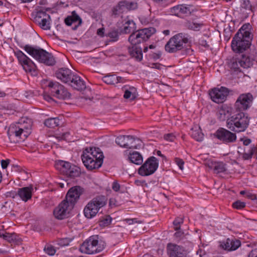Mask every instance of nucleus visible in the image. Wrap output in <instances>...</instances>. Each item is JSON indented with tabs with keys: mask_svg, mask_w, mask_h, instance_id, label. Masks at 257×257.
<instances>
[{
	"mask_svg": "<svg viewBox=\"0 0 257 257\" xmlns=\"http://www.w3.org/2000/svg\"><path fill=\"white\" fill-rule=\"evenodd\" d=\"M175 162L176 164L177 165V166L179 167V169L182 171L184 169V162L183 161V160L180 158H176L175 159Z\"/></svg>",
	"mask_w": 257,
	"mask_h": 257,
	"instance_id": "3c124183",
	"label": "nucleus"
},
{
	"mask_svg": "<svg viewBox=\"0 0 257 257\" xmlns=\"http://www.w3.org/2000/svg\"><path fill=\"white\" fill-rule=\"evenodd\" d=\"M236 140V134L226 130V142L232 143L235 142Z\"/></svg>",
	"mask_w": 257,
	"mask_h": 257,
	"instance_id": "79ce46f5",
	"label": "nucleus"
},
{
	"mask_svg": "<svg viewBox=\"0 0 257 257\" xmlns=\"http://www.w3.org/2000/svg\"><path fill=\"white\" fill-rule=\"evenodd\" d=\"M151 67L157 69H161L162 65L159 63H153L151 64Z\"/></svg>",
	"mask_w": 257,
	"mask_h": 257,
	"instance_id": "0e129e2a",
	"label": "nucleus"
},
{
	"mask_svg": "<svg viewBox=\"0 0 257 257\" xmlns=\"http://www.w3.org/2000/svg\"><path fill=\"white\" fill-rule=\"evenodd\" d=\"M128 52L130 55L136 59V60L140 61L143 58L142 49L140 47L133 45L131 48H128Z\"/></svg>",
	"mask_w": 257,
	"mask_h": 257,
	"instance_id": "c85d7f7f",
	"label": "nucleus"
},
{
	"mask_svg": "<svg viewBox=\"0 0 257 257\" xmlns=\"http://www.w3.org/2000/svg\"><path fill=\"white\" fill-rule=\"evenodd\" d=\"M228 66L230 69H233L235 71H238L239 70L240 65L238 63V58L233 57L231 59L228 60Z\"/></svg>",
	"mask_w": 257,
	"mask_h": 257,
	"instance_id": "4c0bfd02",
	"label": "nucleus"
},
{
	"mask_svg": "<svg viewBox=\"0 0 257 257\" xmlns=\"http://www.w3.org/2000/svg\"><path fill=\"white\" fill-rule=\"evenodd\" d=\"M216 116L217 119L221 121L225 120V108L223 104L218 107Z\"/></svg>",
	"mask_w": 257,
	"mask_h": 257,
	"instance_id": "a19ab883",
	"label": "nucleus"
},
{
	"mask_svg": "<svg viewBox=\"0 0 257 257\" xmlns=\"http://www.w3.org/2000/svg\"><path fill=\"white\" fill-rule=\"evenodd\" d=\"M74 74V73L72 72L71 70L65 68L58 69L55 73L58 79L66 84H68Z\"/></svg>",
	"mask_w": 257,
	"mask_h": 257,
	"instance_id": "412c9836",
	"label": "nucleus"
},
{
	"mask_svg": "<svg viewBox=\"0 0 257 257\" xmlns=\"http://www.w3.org/2000/svg\"><path fill=\"white\" fill-rule=\"evenodd\" d=\"M35 22L43 30H48L50 29V16L43 10H40L37 12Z\"/></svg>",
	"mask_w": 257,
	"mask_h": 257,
	"instance_id": "dca6fc26",
	"label": "nucleus"
},
{
	"mask_svg": "<svg viewBox=\"0 0 257 257\" xmlns=\"http://www.w3.org/2000/svg\"><path fill=\"white\" fill-rule=\"evenodd\" d=\"M191 137L198 142H201L204 138V135L202 133L200 127L195 126L191 129Z\"/></svg>",
	"mask_w": 257,
	"mask_h": 257,
	"instance_id": "2f4dec72",
	"label": "nucleus"
},
{
	"mask_svg": "<svg viewBox=\"0 0 257 257\" xmlns=\"http://www.w3.org/2000/svg\"><path fill=\"white\" fill-rule=\"evenodd\" d=\"M31 120L25 118L11 124L7 132L10 142L16 144L24 141L31 134Z\"/></svg>",
	"mask_w": 257,
	"mask_h": 257,
	"instance_id": "f03ea898",
	"label": "nucleus"
},
{
	"mask_svg": "<svg viewBox=\"0 0 257 257\" xmlns=\"http://www.w3.org/2000/svg\"><path fill=\"white\" fill-rule=\"evenodd\" d=\"M107 203V199L104 196H98L89 201L85 207L83 212L85 216L87 218L94 217L100 208L104 206Z\"/></svg>",
	"mask_w": 257,
	"mask_h": 257,
	"instance_id": "0eeeda50",
	"label": "nucleus"
},
{
	"mask_svg": "<svg viewBox=\"0 0 257 257\" xmlns=\"http://www.w3.org/2000/svg\"><path fill=\"white\" fill-rule=\"evenodd\" d=\"M112 188L114 191H118L120 188V185L116 182H113L112 185Z\"/></svg>",
	"mask_w": 257,
	"mask_h": 257,
	"instance_id": "13d9d810",
	"label": "nucleus"
},
{
	"mask_svg": "<svg viewBox=\"0 0 257 257\" xmlns=\"http://www.w3.org/2000/svg\"><path fill=\"white\" fill-rule=\"evenodd\" d=\"M183 232L179 229L176 230V232L174 234V236L177 238H180L183 236Z\"/></svg>",
	"mask_w": 257,
	"mask_h": 257,
	"instance_id": "052dcab7",
	"label": "nucleus"
},
{
	"mask_svg": "<svg viewBox=\"0 0 257 257\" xmlns=\"http://www.w3.org/2000/svg\"><path fill=\"white\" fill-rule=\"evenodd\" d=\"M128 159L132 163L136 165H141L143 162L141 154L136 151L130 153Z\"/></svg>",
	"mask_w": 257,
	"mask_h": 257,
	"instance_id": "72a5a7b5",
	"label": "nucleus"
},
{
	"mask_svg": "<svg viewBox=\"0 0 257 257\" xmlns=\"http://www.w3.org/2000/svg\"><path fill=\"white\" fill-rule=\"evenodd\" d=\"M164 138L167 141L173 142L175 139V136L172 134H168L165 135Z\"/></svg>",
	"mask_w": 257,
	"mask_h": 257,
	"instance_id": "864d4df0",
	"label": "nucleus"
},
{
	"mask_svg": "<svg viewBox=\"0 0 257 257\" xmlns=\"http://www.w3.org/2000/svg\"><path fill=\"white\" fill-rule=\"evenodd\" d=\"M209 167L213 168L214 173L218 174L219 177H224V175H225V165L223 162H212Z\"/></svg>",
	"mask_w": 257,
	"mask_h": 257,
	"instance_id": "a878e982",
	"label": "nucleus"
},
{
	"mask_svg": "<svg viewBox=\"0 0 257 257\" xmlns=\"http://www.w3.org/2000/svg\"><path fill=\"white\" fill-rule=\"evenodd\" d=\"M69 134L68 133H64L62 135H59L58 137H57V138H58L59 140H65L66 137Z\"/></svg>",
	"mask_w": 257,
	"mask_h": 257,
	"instance_id": "69168bd1",
	"label": "nucleus"
},
{
	"mask_svg": "<svg viewBox=\"0 0 257 257\" xmlns=\"http://www.w3.org/2000/svg\"><path fill=\"white\" fill-rule=\"evenodd\" d=\"M48 86L53 96L61 99L70 98V93L59 82L50 81Z\"/></svg>",
	"mask_w": 257,
	"mask_h": 257,
	"instance_id": "f8f14e48",
	"label": "nucleus"
},
{
	"mask_svg": "<svg viewBox=\"0 0 257 257\" xmlns=\"http://www.w3.org/2000/svg\"><path fill=\"white\" fill-rule=\"evenodd\" d=\"M253 96L250 93L242 94L237 99L234 107L226 106V126L235 133L244 132L249 123V117L242 111L248 109L252 104Z\"/></svg>",
	"mask_w": 257,
	"mask_h": 257,
	"instance_id": "f257e3e1",
	"label": "nucleus"
},
{
	"mask_svg": "<svg viewBox=\"0 0 257 257\" xmlns=\"http://www.w3.org/2000/svg\"><path fill=\"white\" fill-rule=\"evenodd\" d=\"M100 156L101 157V154L98 156L97 159H95L90 158L88 155L86 156V154H82L81 159L86 168L91 170L98 169L101 166L103 160H102V157L99 158Z\"/></svg>",
	"mask_w": 257,
	"mask_h": 257,
	"instance_id": "2eb2a0df",
	"label": "nucleus"
},
{
	"mask_svg": "<svg viewBox=\"0 0 257 257\" xmlns=\"http://www.w3.org/2000/svg\"><path fill=\"white\" fill-rule=\"evenodd\" d=\"M211 100L217 103H223L225 101V87H215L209 90Z\"/></svg>",
	"mask_w": 257,
	"mask_h": 257,
	"instance_id": "a211bd4d",
	"label": "nucleus"
},
{
	"mask_svg": "<svg viewBox=\"0 0 257 257\" xmlns=\"http://www.w3.org/2000/svg\"><path fill=\"white\" fill-rule=\"evenodd\" d=\"M104 34V29L103 28H99L97 31V34L100 36L103 37Z\"/></svg>",
	"mask_w": 257,
	"mask_h": 257,
	"instance_id": "e2e57ef3",
	"label": "nucleus"
},
{
	"mask_svg": "<svg viewBox=\"0 0 257 257\" xmlns=\"http://www.w3.org/2000/svg\"><path fill=\"white\" fill-rule=\"evenodd\" d=\"M128 41L132 45L134 46L143 43L139 30L133 32L128 37Z\"/></svg>",
	"mask_w": 257,
	"mask_h": 257,
	"instance_id": "473e14b6",
	"label": "nucleus"
},
{
	"mask_svg": "<svg viewBox=\"0 0 257 257\" xmlns=\"http://www.w3.org/2000/svg\"><path fill=\"white\" fill-rule=\"evenodd\" d=\"M190 37L185 33H179L172 37L165 45V50L169 53H174L182 49L191 42Z\"/></svg>",
	"mask_w": 257,
	"mask_h": 257,
	"instance_id": "423d86ee",
	"label": "nucleus"
},
{
	"mask_svg": "<svg viewBox=\"0 0 257 257\" xmlns=\"http://www.w3.org/2000/svg\"><path fill=\"white\" fill-rule=\"evenodd\" d=\"M68 84L74 89L79 91H81L86 88L84 81L75 73Z\"/></svg>",
	"mask_w": 257,
	"mask_h": 257,
	"instance_id": "4be33fe9",
	"label": "nucleus"
},
{
	"mask_svg": "<svg viewBox=\"0 0 257 257\" xmlns=\"http://www.w3.org/2000/svg\"><path fill=\"white\" fill-rule=\"evenodd\" d=\"M143 42L147 41L151 36L156 32V29L153 27L144 28L139 30Z\"/></svg>",
	"mask_w": 257,
	"mask_h": 257,
	"instance_id": "cd10ccee",
	"label": "nucleus"
},
{
	"mask_svg": "<svg viewBox=\"0 0 257 257\" xmlns=\"http://www.w3.org/2000/svg\"><path fill=\"white\" fill-rule=\"evenodd\" d=\"M167 250L169 257H185L184 248L178 245L169 243Z\"/></svg>",
	"mask_w": 257,
	"mask_h": 257,
	"instance_id": "aec40b11",
	"label": "nucleus"
},
{
	"mask_svg": "<svg viewBox=\"0 0 257 257\" xmlns=\"http://www.w3.org/2000/svg\"><path fill=\"white\" fill-rule=\"evenodd\" d=\"M45 252L49 255H53L56 253V249L55 248L50 245H48L44 248Z\"/></svg>",
	"mask_w": 257,
	"mask_h": 257,
	"instance_id": "de8ad7c7",
	"label": "nucleus"
},
{
	"mask_svg": "<svg viewBox=\"0 0 257 257\" xmlns=\"http://www.w3.org/2000/svg\"><path fill=\"white\" fill-rule=\"evenodd\" d=\"M183 219L182 217H177L173 221L174 228L175 230L180 229V224L183 223Z\"/></svg>",
	"mask_w": 257,
	"mask_h": 257,
	"instance_id": "09e8293b",
	"label": "nucleus"
},
{
	"mask_svg": "<svg viewBox=\"0 0 257 257\" xmlns=\"http://www.w3.org/2000/svg\"><path fill=\"white\" fill-rule=\"evenodd\" d=\"M83 192V188L80 186H76L71 187L68 191L65 199L64 200L69 202V204H72L73 207Z\"/></svg>",
	"mask_w": 257,
	"mask_h": 257,
	"instance_id": "f3484780",
	"label": "nucleus"
},
{
	"mask_svg": "<svg viewBox=\"0 0 257 257\" xmlns=\"http://www.w3.org/2000/svg\"><path fill=\"white\" fill-rule=\"evenodd\" d=\"M248 257H257V248L252 249L249 252Z\"/></svg>",
	"mask_w": 257,
	"mask_h": 257,
	"instance_id": "680f3d73",
	"label": "nucleus"
},
{
	"mask_svg": "<svg viewBox=\"0 0 257 257\" xmlns=\"http://www.w3.org/2000/svg\"><path fill=\"white\" fill-rule=\"evenodd\" d=\"M238 63L240 67L248 68L252 66L253 60L248 56L242 55L241 58L239 59Z\"/></svg>",
	"mask_w": 257,
	"mask_h": 257,
	"instance_id": "c756f323",
	"label": "nucleus"
},
{
	"mask_svg": "<svg viewBox=\"0 0 257 257\" xmlns=\"http://www.w3.org/2000/svg\"><path fill=\"white\" fill-rule=\"evenodd\" d=\"M14 54L26 72L34 75L36 74V66L27 55L19 50L14 51Z\"/></svg>",
	"mask_w": 257,
	"mask_h": 257,
	"instance_id": "9d476101",
	"label": "nucleus"
},
{
	"mask_svg": "<svg viewBox=\"0 0 257 257\" xmlns=\"http://www.w3.org/2000/svg\"><path fill=\"white\" fill-rule=\"evenodd\" d=\"M251 142V141L249 139H246L243 141V144L245 146H248Z\"/></svg>",
	"mask_w": 257,
	"mask_h": 257,
	"instance_id": "774afa93",
	"label": "nucleus"
},
{
	"mask_svg": "<svg viewBox=\"0 0 257 257\" xmlns=\"http://www.w3.org/2000/svg\"><path fill=\"white\" fill-rule=\"evenodd\" d=\"M228 28L229 32L231 33L235 30V24L234 21H230L228 24Z\"/></svg>",
	"mask_w": 257,
	"mask_h": 257,
	"instance_id": "5fc2aeb1",
	"label": "nucleus"
},
{
	"mask_svg": "<svg viewBox=\"0 0 257 257\" xmlns=\"http://www.w3.org/2000/svg\"><path fill=\"white\" fill-rule=\"evenodd\" d=\"M61 122V120L58 118L51 117L46 119L44 124L48 127L54 128L59 126Z\"/></svg>",
	"mask_w": 257,
	"mask_h": 257,
	"instance_id": "c9c22d12",
	"label": "nucleus"
},
{
	"mask_svg": "<svg viewBox=\"0 0 257 257\" xmlns=\"http://www.w3.org/2000/svg\"><path fill=\"white\" fill-rule=\"evenodd\" d=\"M192 11V7L186 5H178L170 9V12L172 15L179 17L188 16Z\"/></svg>",
	"mask_w": 257,
	"mask_h": 257,
	"instance_id": "6ab92c4d",
	"label": "nucleus"
},
{
	"mask_svg": "<svg viewBox=\"0 0 257 257\" xmlns=\"http://www.w3.org/2000/svg\"><path fill=\"white\" fill-rule=\"evenodd\" d=\"M73 208L72 204L63 200L54 209L53 214L55 217L58 219H64L69 217Z\"/></svg>",
	"mask_w": 257,
	"mask_h": 257,
	"instance_id": "ddd939ff",
	"label": "nucleus"
},
{
	"mask_svg": "<svg viewBox=\"0 0 257 257\" xmlns=\"http://www.w3.org/2000/svg\"><path fill=\"white\" fill-rule=\"evenodd\" d=\"M17 195H18V192H16L15 191L8 192L6 193V196L7 197L15 198Z\"/></svg>",
	"mask_w": 257,
	"mask_h": 257,
	"instance_id": "bf43d9fd",
	"label": "nucleus"
},
{
	"mask_svg": "<svg viewBox=\"0 0 257 257\" xmlns=\"http://www.w3.org/2000/svg\"><path fill=\"white\" fill-rule=\"evenodd\" d=\"M21 48L30 55L40 63L48 66H53L56 63L55 58L51 53L38 47H34L30 45H26Z\"/></svg>",
	"mask_w": 257,
	"mask_h": 257,
	"instance_id": "20e7f679",
	"label": "nucleus"
},
{
	"mask_svg": "<svg viewBox=\"0 0 257 257\" xmlns=\"http://www.w3.org/2000/svg\"><path fill=\"white\" fill-rule=\"evenodd\" d=\"M214 138L224 142L225 141V129L223 127L219 128L216 132L213 134Z\"/></svg>",
	"mask_w": 257,
	"mask_h": 257,
	"instance_id": "ea45409f",
	"label": "nucleus"
},
{
	"mask_svg": "<svg viewBox=\"0 0 257 257\" xmlns=\"http://www.w3.org/2000/svg\"><path fill=\"white\" fill-rule=\"evenodd\" d=\"M4 239L7 240L10 243L15 242L18 243L19 242V239L18 238V235L16 233H9L8 232H5V236Z\"/></svg>",
	"mask_w": 257,
	"mask_h": 257,
	"instance_id": "58836bf2",
	"label": "nucleus"
},
{
	"mask_svg": "<svg viewBox=\"0 0 257 257\" xmlns=\"http://www.w3.org/2000/svg\"><path fill=\"white\" fill-rule=\"evenodd\" d=\"M55 167L60 173L70 178H74L80 175V169L70 163L58 160L55 163Z\"/></svg>",
	"mask_w": 257,
	"mask_h": 257,
	"instance_id": "6e6552de",
	"label": "nucleus"
},
{
	"mask_svg": "<svg viewBox=\"0 0 257 257\" xmlns=\"http://www.w3.org/2000/svg\"><path fill=\"white\" fill-rule=\"evenodd\" d=\"M137 7V4L136 3L122 1L113 7L112 10V14L114 16H117L126 11L134 10Z\"/></svg>",
	"mask_w": 257,
	"mask_h": 257,
	"instance_id": "4468645a",
	"label": "nucleus"
},
{
	"mask_svg": "<svg viewBox=\"0 0 257 257\" xmlns=\"http://www.w3.org/2000/svg\"><path fill=\"white\" fill-rule=\"evenodd\" d=\"M196 254L199 257H205L206 251L202 247H199V249L196 251Z\"/></svg>",
	"mask_w": 257,
	"mask_h": 257,
	"instance_id": "603ef678",
	"label": "nucleus"
},
{
	"mask_svg": "<svg viewBox=\"0 0 257 257\" xmlns=\"http://www.w3.org/2000/svg\"><path fill=\"white\" fill-rule=\"evenodd\" d=\"M107 36L112 39L113 41H116L117 40L118 37V32L116 30H111L108 33Z\"/></svg>",
	"mask_w": 257,
	"mask_h": 257,
	"instance_id": "8fccbe9b",
	"label": "nucleus"
},
{
	"mask_svg": "<svg viewBox=\"0 0 257 257\" xmlns=\"http://www.w3.org/2000/svg\"><path fill=\"white\" fill-rule=\"evenodd\" d=\"M115 143L122 148L128 149H139L142 146L141 140L133 136L121 135L115 139Z\"/></svg>",
	"mask_w": 257,
	"mask_h": 257,
	"instance_id": "1a4fd4ad",
	"label": "nucleus"
},
{
	"mask_svg": "<svg viewBox=\"0 0 257 257\" xmlns=\"http://www.w3.org/2000/svg\"><path fill=\"white\" fill-rule=\"evenodd\" d=\"M105 247V242L96 235L90 236L81 244L79 249L84 253L94 254L101 251Z\"/></svg>",
	"mask_w": 257,
	"mask_h": 257,
	"instance_id": "39448f33",
	"label": "nucleus"
},
{
	"mask_svg": "<svg viewBox=\"0 0 257 257\" xmlns=\"http://www.w3.org/2000/svg\"><path fill=\"white\" fill-rule=\"evenodd\" d=\"M251 28V25L246 23L243 25L238 31L231 43V48L234 52L242 53L249 48L252 39Z\"/></svg>",
	"mask_w": 257,
	"mask_h": 257,
	"instance_id": "7ed1b4c3",
	"label": "nucleus"
},
{
	"mask_svg": "<svg viewBox=\"0 0 257 257\" xmlns=\"http://www.w3.org/2000/svg\"><path fill=\"white\" fill-rule=\"evenodd\" d=\"M243 5H244L243 7L245 9L248 10H251V5L250 4L249 1L245 0L243 2Z\"/></svg>",
	"mask_w": 257,
	"mask_h": 257,
	"instance_id": "4d7b16f0",
	"label": "nucleus"
},
{
	"mask_svg": "<svg viewBox=\"0 0 257 257\" xmlns=\"http://www.w3.org/2000/svg\"><path fill=\"white\" fill-rule=\"evenodd\" d=\"M159 166L158 159L155 157H151L139 168L138 173L142 176H147L154 173Z\"/></svg>",
	"mask_w": 257,
	"mask_h": 257,
	"instance_id": "9b49d317",
	"label": "nucleus"
},
{
	"mask_svg": "<svg viewBox=\"0 0 257 257\" xmlns=\"http://www.w3.org/2000/svg\"><path fill=\"white\" fill-rule=\"evenodd\" d=\"M65 23L67 26H71L73 23H77V25H75L74 28L75 30L81 24L82 20L75 11H73L71 16L67 17L65 19Z\"/></svg>",
	"mask_w": 257,
	"mask_h": 257,
	"instance_id": "393cba45",
	"label": "nucleus"
},
{
	"mask_svg": "<svg viewBox=\"0 0 257 257\" xmlns=\"http://www.w3.org/2000/svg\"><path fill=\"white\" fill-rule=\"evenodd\" d=\"M254 150H252V148H251L247 152H244L242 154V157L244 160H249L252 158Z\"/></svg>",
	"mask_w": 257,
	"mask_h": 257,
	"instance_id": "49530a36",
	"label": "nucleus"
},
{
	"mask_svg": "<svg viewBox=\"0 0 257 257\" xmlns=\"http://www.w3.org/2000/svg\"><path fill=\"white\" fill-rule=\"evenodd\" d=\"M10 163V160L9 159L2 160L1 161V166L2 168L4 169H6Z\"/></svg>",
	"mask_w": 257,
	"mask_h": 257,
	"instance_id": "6e6d98bb",
	"label": "nucleus"
},
{
	"mask_svg": "<svg viewBox=\"0 0 257 257\" xmlns=\"http://www.w3.org/2000/svg\"><path fill=\"white\" fill-rule=\"evenodd\" d=\"M136 29V24L133 20H127L123 24L121 32L124 34H128L134 32Z\"/></svg>",
	"mask_w": 257,
	"mask_h": 257,
	"instance_id": "f704fd0d",
	"label": "nucleus"
},
{
	"mask_svg": "<svg viewBox=\"0 0 257 257\" xmlns=\"http://www.w3.org/2000/svg\"><path fill=\"white\" fill-rule=\"evenodd\" d=\"M234 91L226 88V97L229 95H233Z\"/></svg>",
	"mask_w": 257,
	"mask_h": 257,
	"instance_id": "338daca9",
	"label": "nucleus"
},
{
	"mask_svg": "<svg viewBox=\"0 0 257 257\" xmlns=\"http://www.w3.org/2000/svg\"><path fill=\"white\" fill-rule=\"evenodd\" d=\"M111 218L109 215L105 216L100 221V226H105L109 225L111 222Z\"/></svg>",
	"mask_w": 257,
	"mask_h": 257,
	"instance_id": "a18cd8bd",
	"label": "nucleus"
},
{
	"mask_svg": "<svg viewBox=\"0 0 257 257\" xmlns=\"http://www.w3.org/2000/svg\"><path fill=\"white\" fill-rule=\"evenodd\" d=\"M241 245L240 241L232 236L226 240V251H231L236 250Z\"/></svg>",
	"mask_w": 257,
	"mask_h": 257,
	"instance_id": "b1692460",
	"label": "nucleus"
},
{
	"mask_svg": "<svg viewBox=\"0 0 257 257\" xmlns=\"http://www.w3.org/2000/svg\"><path fill=\"white\" fill-rule=\"evenodd\" d=\"M102 80L107 84L114 85L117 84V76L114 74L107 75L103 77Z\"/></svg>",
	"mask_w": 257,
	"mask_h": 257,
	"instance_id": "e433bc0d",
	"label": "nucleus"
},
{
	"mask_svg": "<svg viewBox=\"0 0 257 257\" xmlns=\"http://www.w3.org/2000/svg\"><path fill=\"white\" fill-rule=\"evenodd\" d=\"M33 190L32 186L19 188L18 191V195L23 201L27 202L31 198Z\"/></svg>",
	"mask_w": 257,
	"mask_h": 257,
	"instance_id": "5701e85b",
	"label": "nucleus"
},
{
	"mask_svg": "<svg viewBox=\"0 0 257 257\" xmlns=\"http://www.w3.org/2000/svg\"><path fill=\"white\" fill-rule=\"evenodd\" d=\"M138 93L137 89L134 87H129L125 88L123 97L125 99H130L131 100H134L137 97Z\"/></svg>",
	"mask_w": 257,
	"mask_h": 257,
	"instance_id": "7c9ffc66",
	"label": "nucleus"
},
{
	"mask_svg": "<svg viewBox=\"0 0 257 257\" xmlns=\"http://www.w3.org/2000/svg\"><path fill=\"white\" fill-rule=\"evenodd\" d=\"M202 24L194 22H189L187 23V27L189 29L194 31H199L202 27Z\"/></svg>",
	"mask_w": 257,
	"mask_h": 257,
	"instance_id": "37998d69",
	"label": "nucleus"
},
{
	"mask_svg": "<svg viewBox=\"0 0 257 257\" xmlns=\"http://www.w3.org/2000/svg\"><path fill=\"white\" fill-rule=\"evenodd\" d=\"M246 204L244 202L240 200H237L232 203V207L236 209H241L245 207Z\"/></svg>",
	"mask_w": 257,
	"mask_h": 257,
	"instance_id": "c03bdc74",
	"label": "nucleus"
},
{
	"mask_svg": "<svg viewBox=\"0 0 257 257\" xmlns=\"http://www.w3.org/2000/svg\"><path fill=\"white\" fill-rule=\"evenodd\" d=\"M82 154H86V156L88 155L90 158H93L95 159H97V158H98V156H99L101 154L102 160H103L104 158L102 152L98 148H86L83 151ZM99 158H101V156Z\"/></svg>",
	"mask_w": 257,
	"mask_h": 257,
	"instance_id": "bb28decb",
	"label": "nucleus"
}]
</instances>
